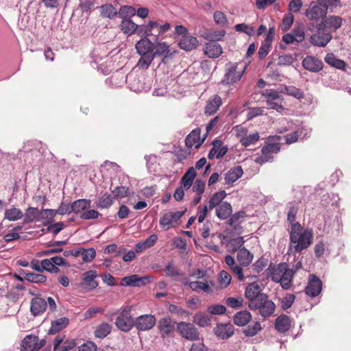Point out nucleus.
<instances>
[{
  "label": "nucleus",
  "instance_id": "obj_1",
  "mask_svg": "<svg viewBox=\"0 0 351 351\" xmlns=\"http://www.w3.org/2000/svg\"><path fill=\"white\" fill-rule=\"evenodd\" d=\"M312 229H304L300 223H293L289 230L288 252H301L307 249L313 242Z\"/></svg>",
  "mask_w": 351,
  "mask_h": 351
},
{
  "label": "nucleus",
  "instance_id": "obj_2",
  "mask_svg": "<svg viewBox=\"0 0 351 351\" xmlns=\"http://www.w3.org/2000/svg\"><path fill=\"white\" fill-rule=\"evenodd\" d=\"M267 270L270 274L274 282H280L282 288L285 290L290 289L295 271L289 268L287 263H280L277 267L271 263Z\"/></svg>",
  "mask_w": 351,
  "mask_h": 351
},
{
  "label": "nucleus",
  "instance_id": "obj_3",
  "mask_svg": "<svg viewBox=\"0 0 351 351\" xmlns=\"http://www.w3.org/2000/svg\"><path fill=\"white\" fill-rule=\"evenodd\" d=\"M153 46L154 43L147 38H143L136 43L135 48L136 51L141 56L137 65L141 69H148L152 62Z\"/></svg>",
  "mask_w": 351,
  "mask_h": 351
},
{
  "label": "nucleus",
  "instance_id": "obj_4",
  "mask_svg": "<svg viewBox=\"0 0 351 351\" xmlns=\"http://www.w3.org/2000/svg\"><path fill=\"white\" fill-rule=\"evenodd\" d=\"M248 306L251 310H258V314L263 319L271 316L276 309L275 303L269 300L267 294L261 295L259 299L258 298L254 302H249Z\"/></svg>",
  "mask_w": 351,
  "mask_h": 351
},
{
  "label": "nucleus",
  "instance_id": "obj_5",
  "mask_svg": "<svg viewBox=\"0 0 351 351\" xmlns=\"http://www.w3.org/2000/svg\"><path fill=\"white\" fill-rule=\"evenodd\" d=\"M131 306L125 308L117 317L115 325L119 330L128 332L134 326V322L131 316Z\"/></svg>",
  "mask_w": 351,
  "mask_h": 351
},
{
  "label": "nucleus",
  "instance_id": "obj_6",
  "mask_svg": "<svg viewBox=\"0 0 351 351\" xmlns=\"http://www.w3.org/2000/svg\"><path fill=\"white\" fill-rule=\"evenodd\" d=\"M245 70L244 68L241 71H237V64L229 62L226 66V73L221 83L226 85L233 84L241 79Z\"/></svg>",
  "mask_w": 351,
  "mask_h": 351
},
{
  "label": "nucleus",
  "instance_id": "obj_7",
  "mask_svg": "<svg viewBox=\"0 0 351 351\" xmlns=\"http://www.w3.org/2000/svg\"><path fill=\"white\" fill-rule=\"evenodd\" d=\"M332 36L330 33L326 32L324 28H320V24L317 25V32L313 34L309 38L311 45L324 47L331 40Z\"/></svg>",
  "mask_w": 351,
  "mask_h": 351
},
{
  "label": "nucleus",
  "instance_id": "obj_8",
  "mask_svg": "<svg viewBox=\"0 0 351 351\" xmlns=\"http://www.w3.org/2000/svg\"><path fill=\"white\" fill-rule=\"evenodd\" d=\"M328 11L323 6L319 5V4L317 2L312 1L304 12V15L307 17L308 19L314 21H318L321 20H324L326 15Z\"/></svg>",
  "mask_w": 351,
  "mask_h": 351
},
{
  "label": "nucleus",
  "instance_id": "obj_9",
  "mask_svg": "<svg viewBox=\"0 0 351 351\" xmlns=\"http://www.w3.org/2000/svg\"><path fill=\"white\" fill-rule=\"evenodd\" d=\"M177 330L180 335L186 339L194 341L199 339V332L191 323L181 322L178 324Z\"/></svg>",
  "mask_w": 351,
  "mask_h": 351
},
{
  "label": "nucleus",
  "instance_id": "obj_10",
  "mask_svg": "<svg viewBox=\"0 0 351 351\" xmlns=\"http://www.w3.org/2000/svg\"><path fill=\"white\" fill-rule=\"evenodd\" d=\"M186 210V209L175 213L169 212L165 213L159 221L160 226L164 228L166 230H169L171 227L175 226L184 215Z\"/></svg>",
  "mask_w": 351,
  "mask_h": 351
},
{
  "label": "nucleus",
  "instance_id": "obj_11",
  "mask_svg": "<svg viewBox=\"0 0 351 351\" xmlns=\"http://www.w3.org/2000/svg\"><path fill=\"white\" fill-rule=\"evenodd\" d=\"M322 282L315 274H310L308 282L305 287V293L307 295L315 298L322 291Z\"/></svg>",
  "mask_w": 351,
  "mask_h": 351
},
{
  "label": "nucleus",
  "instance_id": "obj_12",
  "mask_svg": "<svg viewBox=\"0 0 351 351\" xmlns=\"http://www.w3.org/2000/svg\"><path fill=\"white\" fill-rule=\"evenodd\" d=\"M214 334L221 339H228L234 333V327L230 323H219L213 328Z\"/></svg>",
  "mask_w": 351,
  "mask_h": 351
},
{
  "label": "nucleus",
  "instance_id": "obj_13",
  "mask_svg": "<svg viewBox=\"0 0 351 351\" xmlns=\"http://www.w3.org/2000/svg\"><path fill=\"white\" fill-rule=\"evenodd\" d=\"M280 145L278 143H269L265 145L261 149L262 156L258 158L257 162L261 164H263L269 161H271L273 160L271 154H276L280 151Z\"/></svg>",
  "mask_w": 351,
  "mask_h": 351
},
{
  "label": "nucleus",
  "instance_id": "obj_14",
  "mask_svg": "<svg viewBox=\"0 0 351 351\" xmlns=\"http://www.w3.org/2000/svg\"><path fill=\"white\" fill-rule=\"evenodd\" d=\"M156 317L152 315H142L138 317L134 322L138 330L145 331L152 329L156 324Z\"/></svg>",
  "mask_w": 351,
  "mask_h": 351
},
{
  "label": "nucleus",
  "instance_id": "obj_15",
  "mask_svg": "<svg viewBox=\"0 0 351 351\" xmlns=\"http://www.w3.org/2000/svg\"><path fill=\"white\" fill-rule=\"evenodd\" d=\"M179 47L185 51H191L196 49L199 45L196 37L191 36L189 33L180 38H177Z\"/></svg>",
  "mask_w": 351,
  "mask_h": 351
},
{
  "label": "nucleus",
  "instance_id": "obj_16",
  "mask_svg": "<svg viewBox=\"0 0 351 351\" xmlns=\"http://www.w3.org/2000/svg\"><path fill=\"white\" fill-rule=\"evenodd\" d=\"M97 277L96 270H88L82 274V282L81 287L90 290L95 289L98 286L95 278Z\"/></svg>",
  "mask_w": 351,
  "mask_h": 351
},
{
  "label": "nucleus",
  "instance_id": "obj_17",
  "mask_svg": "<svg viewBox=\"0 0 351 351\" xmlns=\"http://www.w3.org/2000/svg\"><path fill=\"white\" fill-rule=\"evenodd\" d=\"M265 294L261 291V287L257 282L250 283L245 287V295L249 302H254L260 298L261 295Z\"/></svg>",
  "mask_w": 351,
  "mask_h": 351
},
{
  "label": "nucleus",
  "instance_id": "obj_18",
  "mask_svg": "<svg viewBox=\"0 0 351 351\" xmlns=\"http://www.w3.org/2000/svg\"><path fill=\"white\" fill-rule=\"evenodd\" d=\"M302 66L305 69L316 73L322 69L323 63L318 58L308 56L303 59Z\"/></svg>",
  "mask_w": 351,
  "mask_h": 351
},
{
  "label": "nucleus",
  "instance_id": "obj_19",
  "mask_svg": "<svg viewBox=\"0 0 351 351\" xmlns=\"http://www.w3.org/2000/svg\"><path fill=\"white\" fill-rule=\"evenodd\" d=\"M201 130L199 128H195L186 137L185 145L187 147L191 148L195 146L198 149L203 143L204 138L200 140Z\"/></svg>",
  "mask_w": 351,
  "mask_h": 351
},
{
  "label": "nucleus",
  "instance_id": "obj_20",
  "mask_svg": "<svg viewBox=\"0 0 351 351\" xmlns=\"http://www.w3.org/2000/svg\"><path fill=\"white\" fill-rule=\"evenodd\" d=\"M47 301L40 297H36L31 300L30 311L34 316L43 314L47 309Z\"/></svg>",
  "mask_w": 351,
  "mask_h": 351
},
{
  "label": "nucleus",
  "instance_id": "obj_21",
  "mask_svg": "<svg viewBox=\"0 0 351 351\" xmlns=\"http://www.w3.org/2000/svg\"><path fill=\"white\" fill-rule=\"evenodd\" d=\"M341 17L334 15L329 16L328 17L326 16V18L319 23L320 28H324L325 29L328 28L334 32L341 26Z\"/></svg>",
  "mask_w": 351,
  "mask_h": 351
},
{
  "label": "nucleus",
  "instance_id": "obj_22",
  "mask_svg": "<svg viewBox=\"0 0 351 351\" xmlns=\"http://www.w3.org/2000/svg\"><path fill=\"white\" fill-rule=\"evenodd\" d=\"M171 53L169 49V45L165 42H158L154 43L153 46V59L158 56H164L165 58L171 57Z\"/></svg>",
  "mask_w": 351,
  "mask_h": 351
},
{
  "label": "nucleus",
  "instance_id": "obj_23",
  "mask_svg": "<svg viewBox=\"0 0 351 351\" xmlns=\"http://www.w3.org/2000/svg\"><path fill=\"white\" fill-rule=\"evenodd\" d=\"M252 318L251 313L247 310H243L236 313L232 317V320L235 325L245 326L251 321Z\"/></svg>",
  "mask_w": 351,
  "mask_h": 351
},
{
  "label": "nucleus",
  "instance_id": "obj_24",
  "mask_svg": "<svg viewBox=\"0 0 351 351\" xmlns=\"http://www.w3.org/2000/svg\"><path fill=\"white\" fill-rule=\"evenodd\" d=\"M38 338L36 336L29 335L26 336L21 343V351H38L39 347H37Z\"/></svg>",
  "mask_w": 351,
  "mask_h": 351
},
{
  "label": "nucleus",
  "instance_id": "obj_25",
  "mask_svg": "<svg viewBox=\"0 0 351 351\" xmlns=\"http://www.w3.org/2000/svg\"><path fill=\"white\" fill-rule=\"evenodd\" d=\"M243 174V169L241 166H236L231 168L225 175V182L230 185L239 180Z\"/></svg>",
  "mask_w": 351,
  "mask_h": 351
},
{
  "label": "nucleus",
  "instance_id": "obj_26",
  "mask_svg": "<svg viewBox=\"0 0 351 351\" xmlns=\"http://www.w3.org/2000/svg\"><path fill=\"white\" fill-rule=\"evenodd\" d=\"M222 104L221 98L218 95H215L210 98L205 107V113L208 115L215 114Z\"/></svg>",
  "mask_w": 351,
  "mask_h": 351
},
{
  "label": "nucleus",
  "instance_id": "obj_27",
  "mask_svg": "<svg viewBox=\"0 0 351 351\" xmlns=\"http://www.w3.org/2000/svg\"><path fill=\"white\" fill-rule=\"evenodd\" d=\"M158 328L162 337L170 335L174 330V326L171 324L170 317L160 319L158 324Z\"/></svg>",
  "mask_w": 351,
  "mask_h": 351
},
{
  "label": "nucleus",
  "instance_id": "obj_28",
  "mask_svg": "<svg viewBox=\"0 0 351 351\" xmlns=\"http://www.w3.org/2000/svg\"><path fill=\"white\" fill-rule=\"evenodd\" d=\"M56 215L55 209L43 208L39 211L38 221L42 222L44 226H47L53 221Z\"/></svg>",
  "mask_w": 351,
  "mask_h": 351
},
{
  "label": "nucleus",
  "instance_id": "obj_29",
  "mask_svg": "<svg viewBox=\"0 0 351 351\" xmlns=\"http://www.w3.org/2000/svg\"><path fill=\"white\" fill-rule=\"evenodd\" d=\"M253 254L246 248L243 247L238 250L237 258L241 266L247 267L252 262Z\"/></svg>",
  "mask_w": 351,
  "mask_h": 351
},
{
  "label": "nucleus",
  "instance_id": "obj_30",
  "mask_svg": "<svg viewBox=\"0 0 351 351\" xmlns=\"http://www.w3.org/2000/svg\"><path fill=\"white\" fill-rule=\"evenodd\" d=\"M222 52L221 46L215 42L208 43L205 46L204 53L209 58H218Z\"/></svg>",
  "mask_w": 351,
  "mask_h": 351
},
{
  "label": "nucleus",
  "instance_id": "obj_31",
  "mask_svg": "<svg viewBox=\"0 0 351 351\" xmlns=\"http://www.w3.org/2000/svg\"><path fill=\"white\" fill-rule=\"evenodd\" d=\"M215 213L219 219H226L232 213V206L230 203L223 202L216 208Z\"/></svg>",
  "mask_w": 351,
  "mask_h": 351
},
{
  "label": "nucleus",
  "instance_id": "obj_32",
  "mask_svg": "<svg viewBox=\"0 0 351 351\" xmlns=\"http://www.w3.org/2000/svg\"><path fill=\"white\" fill-rule=\"evenodd\" d=\"M291 321L287 315H282L278 317L275 321L276 329L282 333L289 330Z\"/></svg>",
  "mask_w": 351,
  "mask_h": 351
},
{
  "label": "nucleus",
  "instance_id": "obj_33",
  "mask_svg": "<svg viewBox=\"0 0 351 351\" xmlns=\"http://www.w3.org/2000/svg\"><path fill=\"white\" fill-rule=\"evenodd\" d=\"M197 173L193 167H190L181 179V184L185 190H188L192 186Z\"/></svg>",
  "mask_w": 351,
  "mask_h": 351
},
{
  "label": "nucleus",
  "instance_id": "obj_34",
  "mask_svg": "<svg viewBox=\"0 0 351 351\" xmlns=\"http://www.w3.org/2000/svg\"><path fill=\"white\" fill-rule=\"evenodd\" d=\"M69 323L67 317H61L55 321L51 322V328L49 330V334H56L64 328Z\"/></svg>",
  "mask_w": 351,
  "mask_h": 351
},
{
  "label": "nucleus",
  "instance_id": "obj_35",
  "mask_svg": "<svg viewBox=\"0 0 351 351\" xmlns=\"http://www.w3.org/2000/svg\"><path fill=\"white\" fill-rule=\"evenodd\" d=\"M120 28L125 34L132 35L137 30V25L130 19H124L120 24Z\"/></svg>",
  "mask_w": 351,
  "mask_h": 351
},
{
  "label": "nucleus",
  "instance_id": "obj_36",
  "mask_svg": "<svg viewBox=\"0 0 351 351\" xmlns=\"http://www.w3.org/2000/svg\"><path fill=\"white\" fill-rule=\"evenodd\" d=\"M90 206V200L86 199H80L74 201L71 204L72 211L75 214L84 212V210Z\"/></svg>",
  "mask_w": 351,
  "mask_h": 351
},
{
  "label": "nucleus",
  "instance_id": "obj_37",
  "mask_svg": "<svg viewBox=\"0 0 351 351\" xmlns=\"http://www.w3.org/2000/svg\"><path fill=\"white\" fill-rule=\"evenodd\" d=\"M226 35L225 30L207 29L204 37L206 40L215 42L221 40Z\"/></svg>",
  "mask_w": 351,
  "mask_h": 351
},
{
  "label": "nucleus",
  "instance_id": "obj_38",
  "mask_svg": "<svg viewBox=\"0 0 351 351\" xmlns=\"http://www.w3.org/2000/svg\"><path fill=\"white\" fill-rule=\"evenodd\" d=\"M23 217L22 210L19 208L12 207L11 208L5 209L4 213V219L10 221H15Z\"/></svg>",
  "mask_w": 351,
  "mask_h": 351
},
{
  "label": "nucleus",
  "instance_id": "obj_39",
  "mask_svg": "<svg viewBox=\"0 0 351 351\" xmlns=\"http://www.w3.org/2000/svg\"><path fill=\"white\" fill-rule=\"evenodd\" d=\"M280 93L292 96L298 99H301L304 97L303 91L293 86H284L280 90Z\"/></svg>",
  "mask_w": 351,
  "mask_h": 351
},
{
  "label": "nucleus",
  "instance_id": "obj_40",
  "mask_svg": "<svg viewBox=\"0 0 351 351\" xmlns=\"http://www.w3.org/2000/svg\"><path fill=\"white\" fill-rule=\"evenodd\" d=\"M190 289L195 292H199L200 290H202L204 292L206 293H213V289L210 287L207 281H192L191 283L190 284Z\"/></svg>",
  "mask_w": 351,
  "mask_h": 351
},
{
  "label": "nucleus",
  "instance_id": "obj_41",
  "mask_svg": "<svg viewBox=\"0 0 351 351\" xmlns=\"http://www.w3.org/2000/svg\"><path fill=\"white\" fill-rule=\"evenodd\" d=\"M99 10L101 15L104 18L112 19L118 14L117 9L112 4L106 3L102 5L99 7Z\"/></svg>",
  "mask_w": 351,
  "mask_h": 351
},
{
  "label": "nucleus",
  "instance_id": "obj_42",
  "mask_svg": "<svg viewBox=\"0 0 351 351\" xmlns=\"http://www.w3.org/2000/svg\"><path fill=\"white\" fill-rule=\"evenodd\" d=\"M226 195L227 193L225 191H221L214 193L208 202L209 210H212L215 206L219 205L223 199L226 197Z\"/></svg>",
  "mask_w": 351,
  "mask_h": 351
},
{
  "label": "nucleus",
  "instance_id": "obj_43",
  "mask_svg": "<svg viewBox=\"0 0 351 351\" xmlns=\"http://www.w3.org/2000/svg\"><path fill=\"white\" fill-rule=\"evenodd\" d=\"M324 60L329 65L339 69H343L346 66L345 62L337 58L332 53H328L325 56Z\"/></svg>",
  "mask_w": 351,
  "mask_h": 351
},
{
  "label": "nucleus",
  "instance_id": "obj_44",
  "mask_svg": "<svg viewBox=\"0 0 351 351\" xmlns=\"http://www.w3.org/2000/svg\"><path fill=\"white\" fill-rule=\"evenodd\" d=\"M23 223H29L36 220L38 221L39 212L38 208L28 207L25 211Z\"/></svg>",
  "mask_w": 351,
  "mask_h": 351
},
{
  "label": "nucleus",
  "instance_id": "obj_45",
  "mask_svg": "<svg viewBox=\"0 0 351 351\" xmlns=\"http://www.w3.org/2000/svg\"><path fill=\"white\" fill-rule=\"evenodd\" d=\"M22 274L25 275L24 279H25L26 280H27L30 282L42 284V283H44L47 280L46 276H45L43 274H34V273H31V272H25V271H23Z\"/></svg>",
  "mask_w": 351,
  "mask_h": 351
},
{
  "label": "nucleus",
  "instance_id": "obj_46",
  "mask_svg": "<svg viewBox=\"0 0 351 351\" xmlns=\"http://www.w3.org/2000/svg\"><path fill=\"white\" fill-rule=\"evenodd\" d=\"M113 197L108 193H104L99 197L96 202V206L98 208H108L113 204Z\"/></svg>",
  "mask_w": 351,
  "mask_h": 351
},
{
  "label": "nucleus",
  "instance_id": "obj_47",
  "mask_svg": "<svg viewBox=\"0 0 351 351\" xmlns=\"http://www.w3.org/2000/svg\"><path fill=\"white\" fill-rule=\"evenodd\" d=\"M111 329L112 327L109 324L103 322L96 328L95 336L97 338L104 339L110 333Z\"/></svg>",
  "mask_w": 351,
  "mask_h": 351
},
{
  "label": "nucleus",
  "instance_id": "obj_48",
  "mask_svg": "<svg viewBox=\"0 0 351 351\" xmlns=\"http://www.w3.org/2000/svg\"><path fill=\"white\" fill-rule=\"evenodd\" d=\"M210 316L205 313H196L193 317V322L200 327H206L210 324Z\"/></svg>",
  "mask_w": 351,
  "mask_h": 351
},
{
  "label": "nucleus",
  "instance_id": "obj_49",
  "mask_svg": "<svg viewBox=\"0 0 351 351\" xmlns=\"http://www.w3.org/2000/svg\"><path fill=\"white\" fill-rule=\"evenodd\" d=\"M136 14V9L130 5H123L120 8L118 15L122 19H130Z\"/></svg>",
  "mask_w": 351,
  "mask_h": 351
},
{
  "label": "nucleus",
  "instance_id": "obj_50",
  "mask_svg": "<svg viewBox=\"0 0 351 351\" xmlns=\"http://www.w3.org/2000/svg\"><path fill=\"white\" fill-rule=\"evenodd\" d=\"M260 138L259 134L255 132L249 135L243 136L240 139V143L245 147L255 144Z\"/></svg>",
  "mask_w": 351,
  "mask_h": 351
},
{
  "label": "nucleus",
  "instance_id": "obj_51",
  "mask_svg": "<svg viewBox=\"0 0 351 351\" xmlns=\"http://www.w3.org/2000/svg\"><path fill=\"white\" fill-rule=\"evenodd\" d=\"M141 278H139L137 275H132L130 276L124 277L121 279V286H132V287H138L140 286V280Z\"/></svg>",
  "mask_w": 351,
  "mask_h": 351
},
{
  "label": "nucleus",
  "instance_id": "obj_52",
  "mask_svg": "<svg viewBox=\"0 0 351 351\" xmlns=\"http://www.w3.org/2000/svg\"><path fill=\"white\" fill-rule=\"evenodd\" d=\"M262 330V326L259 322H254L252 325H249L246 328L243 330V334L246 337H254L259 331Z\"/></svg>",
  "mask_w": 351,
  "mask_h": 351
},
{
  "label": "nucleus",
  "instance_id": "obj_53",
  "mask_svg": "<svg viewBox=\"0 0 351 351\" xmlns=\"http://www.w3.org/2000/svg\"><path fill=\"white\" fill-rule=\"evenodd\" d=\"M213 19L215 23L221 27H225L228 24L226 14L221 11L215 12L213 14Z\"/></svg>",
  "mask_w": 351,
  "mask_h": 351
},
{
  "label": "nucleus",
  "instance_id": "obj_54",
  "mask_svg": "<svg viewBox=\"0 0 351 351\" xmlns=\"http://www.w3.org/2000/svg\"><path fill=\"white\" fill-rule=\"evenodd\" d=\"M164 271L167 277L175 278L177 276H182L184 274L173 265L171 263H169L165 267Z\"/></svg>",
  "mask_w": 351,
  "mask_h": 351
},
{
  "label": "nucleus",
  "instance_id": "obj_55",
  "mask_svg": "<svg viewBox=\"0 0 351 351\" xmlns=\"http://www.w3.org/2000/svg\"><path fill=\"white\" fill-rule=\"evenodd\" d=\"M64 228V224L63 222H57L53 224L49 225L47 228H43L40 231L43 233H46L47 232H51L55 236L58 234L61 230H62Z\"/></svg>",
  "mask_w": 351,
  "mask_h": 351
},
{
  "label": "nucleus",
  "instance_id": "obj_56",
  "mask_svg": "<svg viewBox=\"0 0 351 351\" xmlns=\"http://www.w3.org/2000/svg\"><path fill=\"white\" fill-rule=\"evenodd\" d=\"M226 304L228 306L237 309L243 307V299L241 297L233 298L229 297L226 300Z\"/></svg>",
  "mask_w": 351,
  "mask_h": 351
},
{
  "label": "nucleus",
  "instance_id": "obj_57",
  "mask_svg": "<svg viewBox=\"0 0 351 351\" xmlns=\"http://www.w3.org/2000/svg\"><path fill=\"white\" fill-rule=\"evenodd\" d=\"M82 258L84 262L88 263L92 261L95 256L96 252L94 248L85 249L82 247Z\"/></svg>",
  "mask_w": 351,
  "mask_h": 351
},
{
  "label": "nucleus",
  "instance_id": "obj_58",
  "mask_svg": "<svg viewBox=\"0 0 351 351\" xmlns=\"http://www.w3.org/2000/svg\"><path fill=\"white\" fill-rule=\"evenodd\" d=\"M297 43H302L305 39L304 28L302 25L295 27L291 32Z\"/></svg>",
  "mask_w": 351,
  "mask_h": 351
},
{
  "label": "nucleus",
  "instance_id": "obj_59",
  "mask_svg": "<svg viewBox=\"0 0 351 351\" xmlns=\"http://www.w3.org/2000/svg\"><path fill=\"white\" fill-rule=\"evenodd\" d=\"M234 29L239 32H243L248 36H252L254 33V28L250 27L245 23L237 24L234 26Z\"/></svg>",
  "mask_w": 351,
  "mask_h": 351
},
{
  "label": "nucleus",
  "instance_id": "obj_60",
  "mask_svg": "<svg viewBox=\"0 0 351 351\" xmlns=\"http://www.w3.org/2000/svg\"><path fill=\"white\" fill-rule=\"evenodd\" d=\"M208 311L212 315H223L226 311V308L222 304L210 305L208 307Z\"/></svg>",
  "mask_w": 351,
  "mask_h": 351
},
{
  "label": "nucleus",
  "instance_id": "obj_61",
  "mask_svg": "<svg viewBox=\"0 0 351 351\" xmlns=\"http://www.w3.org/2000/svg\"><path fill=\"white\" fill-rule=\"evenodd\" d=\"M293 21L294 16L290 12L287 14L282 19V29L283 31H287L293 25Z\"/></svg>",
  "mask_w": 351,
  "mask_h": 351
},
{
  "label": "nucleus",
  "instance_id": "obj_62",
  "mask_svg": "<svg viewBox=\"0 0 351 351\" xmlns=\"http://www.w3.org/2000/svg\"><path fill=\"white\" fill-rule=\"evenodd\" d=\"M294 60L291 54H284L278 57V64L280 66L291 65L294 62Z\"/></svg>",
  "mask_w": 351,
  "mask_h": 351
},
{
  "label": "nucleus",
  "instance_id": "obj_63",
  "mask_svg": "<svg viewBox=\"0 0 351 351\" xmlns=\"http://www.w3.org/2000/svg\"><path fill=\"white\" fill-rule=\"evenodd\" d=\"M295 299V296L293 294H289L286 297L282 299L281 307L284 310L289 308L293 304Z\"/></svg>",
  "mask_w": 351,
  "mask_h": 351
},
{
  "label": "nucleus",
  "instance_id": "obj_64",
  "mask_svg": "<svg viewBox=\"0 0 351 351\" xmlns=\"http://www.w3.org/2000/svg\"><path fill=\"white\" fill-rule=\"evenodd\" d=\"M79 351H97V346L95 343L89 341L80 346Z\"/></svg>",
  "mask_w": 351,
  "mask_h": 351
}]
</instances>
